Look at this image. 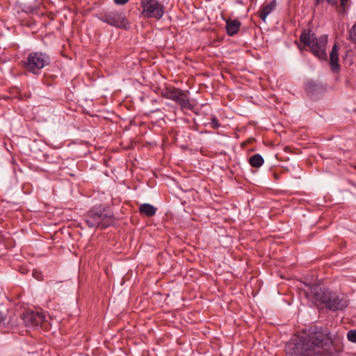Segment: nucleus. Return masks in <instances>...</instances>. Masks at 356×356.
I'll use <instances>...</instances> for the list:
<instances>
[{
    "label": "nucleus",
    "instance_id": "1",
    "mask_svg": "<svg viewBox=\"0 0 356 356\" xmlns=\"http://www.w3.org/2000/svg\"><path fill=\"white\" fill-rule=\"evenodd\" d=\"M332 341L327 329L313 326L291 338L286 346V352L289 356H321Z\"/></svg>",
    "mask_w": 356,
    "mask_h": 356
},
{
    "label": "nucleus",
    "instance_id": "2",
    "mask_svg": "<svg viewBox=\"0 0 356 356\" xmlns=\"http://www.w3.org/2000/svg\"><path fill=\"white\" fill-rule=\"evenodd\" d=\"M312 299L316 305H324L330 310H342L348 307V301L340 298L336 293L327 289H322L318 285H314L310 287Z\"/></svg>",
    "mask_w": 356,
    "mask_h": 356
},
{
    "label": "nucleus",
    "instance_id": "3",
    "mask_svg": "<svg viewBox=\"0 0 356 356\" xmlns=\"http://www.w3.org/2000/svg\"><path fill=\"white\" fill-rule=\"evenodd\" d=\"M113 221V215L102 205L94 207L86 216V222L90 227L105 229L111 225Z\"/></svg>",
    "mask_w": 356,
    "mask_h": 356
},
{
    "label": "nucleus",
    "instance_id": "4",
    "mask_svg": "<svg viewBox=\"0 0 356 356\" xmlns=\"http://www.w3.org/2000/svg\"><path fill=\"white\" fill-rule=\"evenodd\" d=\"M300 40L309 47L312 53L319 59L325 60L327 58L326 46L327 44V35H322L317 38L314 33L303 32L301 33Z\"/></svg>",
    "mask_w": 356,
    "mask_h": 356
},
{
    "label": "nucleus",
    "instance_id": "5",
    "mask_svg": "<svg viewBox=\"0 0 356 356\" xmlns=\"http://www.w3.org/2000/svg\"><path fill=\"white\" fill-rule=\"evenodd\" d=\"M49 56L42 51H32L24 60L23 67L33 74H39L42 69L49 65Z\"/></svg>",
    "mask_w": 356,
    "mask_h": 356
},
{
    "label": "nucleus",
    "instance_id": "6",
    "mask_svg": "<svg viewBox=\"0 0 356 356\" xmlns=\"http://www.w3.org/2000/svg\"><path fill=\"white\" fill-rule=\"evenodd\" d=\"M141 7L143 8L142 15L144 18L159 20L165 13L163 4L157 0H142Z\"/></svg>",
    "mask_w": 356,
    "mask_h": 356
},
{
    "label": "nucleus",
    "instance_id": "7",
    "mask_svg": "<svg viewBox=\"0 0 356 356\" xmlns=\"http://www.w3.org/2000/svg\"><path fill=\"white\" fill-rule=\"evenodd\" d=\"M99 19L112 26L127 29L129 26L123 11L110 10L101 15Z\"/></svg>",
    "mask_w": 356,
    "mask_h": 356
},
{
    "label": "nucleus",
    "instance_id": "8",
    "mask_svg": "<svg viewBox=\"0 0 356 356\" xmlns=\"http://www.w3.org/2000/svg\"><path fill=\"white\" fill-rule=\"evenodd\" d=\"M166 99H171L177 103L181 107L191 108L192 107L188 95L177 88L167 89L163 94Z\"/></svg>",
    "mask_w": 356,
    "mask_h": 356
},
{
    "label": "nucleus",
    "instance_id": "9",
    "mask_svg": "<svg viewBox=\"0 0 356 356\" xmlns=\"http://www.w3.org/2000/svg\"><path fill=\"white\" fill-rule=\"evenodd\" d=\"M44 316L42 312L27 311L23 314V321L26 326L35 327L42 324L44 321Z\"/></svg>",
    "mask_w": 356,
    "mask_h": 356
},
{
    "label": "nucleus",
    "instance_id": "10",
    "mask_svg": "<svg viewBox=\"0 0 356 356\" xmlns=\"http://www.w3.org/2000/svg\"><path fill=\"white\" fill-rule=\"evenodd\" d=\"M338 51L339 47L337 43H334L330 54V64L333 72H337L339 70Z\"/></svg>",
    "mask_w": 356,
    "mask_h": 356
},
{
    "label": "nucleus",
    "instance_id": "11",
    "mask_svg": "<svg viewBox=\"0 0 356 356\" xmlns=\"http://www.w3.org/2000/svg\"><path fill=\"white\" fill-rule=\"evenodd\" d=\"M276 0H273L268 4L265 5L259 11V16L263 22H266V17L275 8Z\"/></svg>",
    "mask_w": 356,
    "mask_h": 356
},
{
    "label": "nucleus",
    "instance_id": "12",
    "mask_svg": "<svg viewBox=\"0 0 356 356\" xmlns=\"http://www.w3.org/2000/svg\"><path fill=\"white\" fill-rule=\"evenodd\" d=\"M241 23L237 19H228L226 21V31L229 36L237 33L239 31Z\"/></svg>",
    "mask_w": 356,
    "mask_h": 356
},
{
    "label": "nucleus",
    "instance_id": "13",
    "mask_svg": "<svg viewBox=\"0 0 356 356\" xmlns=\"http://www.w3.org/2000/svg\"><path fill=\"white\" fill-rule=\"evenodd\" d=\"M139 211L142 214L147 217H152L155 215L156 208L149 203H144L140 206Z\"/></svg>",
    "mask_w": 356,
    "mask_h": 356
},
{
    "label": "nucleus",
    "instance_id": "14",
    "mask_svg": "<svg viewBox=\"0 0 356 356\" xmlns=\"http://www.w3.org/2000/svg\"><path fill=\"white\" fill-rule=\"evenodd\" d=\"M264 162L261 155L255 154L249 158V163L252 167L259 168Z\"/></svg>",
    "mask_w": 356,
    "mask_h": 356
},
{
    "label": "nucleus",
    "instance_id": "15",
    "mask_svg": "<svg viewBox=\"0 0 356 356\" xmlns=\"http://www.w3.org/2000/svg\"><path fill=\"white\" fill-rule=\"evenodd\" d=\"M349 40L356 44V22L349 31Z\"/></svg>",
    "mask_w": 356,
    "mask_h": 356
},
{
    "label": "nucleus",
    "instance_id": "16",
    "mask_svg": "<svg viewBox=\"0 0 356 356\" xmlns=\"http://www.w3.org/2000/svg\"><path fill=\"white\" fill-rule=\"evenodd\" d=\"M348 339L353 343H356V330H352L347 333Z\"/></svg>",
    "mask_w": 356,
    "mask_h": 356
},
{
    "label": "nucleus",
    "instance_id": "17",
    "mask_svg": "<svg viewBox=\"0 0 356 356\" xmlns=\"http://www.w3.org/2000/svg\"><path fill=\"white\" fill-rule=\"evenodd\" d=\"M210 126L211 127V128L215 129H218L220 127V124L218 122V118L216 116L212 117L211 121L210 122Z\"/></svg>",
    "mask_w": 356,
    "mask_h": 356
},
{
    "label": "nucleus",
    "instance_id": "18",
    "mask_svg": "<svg viewBox=\"0 0 356 356\" xmlns=\"http://www.w3.org/2000/svg\"><path fill=\"white\" fill-rule=\"evenodd\" d=\"M115 3L117 5H124L129 0H113Z\"/></svg>",
    "mask_w": 356,
    "mask_h": 356
},
{
    "label": "nucleus",
    "instance_id": "19",
    "mask_svg": "<svg viewBox=\"0 0 356 356\" xmlns=\"http://www.w3.org/2000/svg\"><path fill=\"white\" fill-rule=\"evenodd\" d=\"M307 90H313V88L314 87V84L313 83H307L306 85Z\"/></svg>",
    "mask_w": 356,
    "mask_h": 356
},
{
    "label": "nucleus",
    "instance_id": "20",
    "mask_svg": "<svg viewBox=\"0 0 356 356\" xmlns=\"http://www.w3.org/2000/svg\"><path fill=\"white\" fill-rule=\"evenodd\" d=\"M4 320H5L4 316L3 315V314L1 312H0V324L3 323Z\"/></svg>",
    "mask_w": 356,
    "mask_h": 356
},
{
    "label": "nucleus",
    "instance_id": "21",
    "mask_svg": "<svg viewBox=\"0 0 356 356\" xmlns=\"http://www.w3.org/2000/svg\"><path fill=\"white\" fill-rule=\"evenodd\" d=\"M348 1V0H340V1H341V6L342 7H344V6L346 5V3H347Z\"/></svg>",
    "mask_w": 356,
    "mask_h": 356
}]
</instances>
